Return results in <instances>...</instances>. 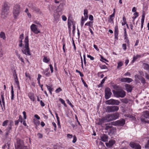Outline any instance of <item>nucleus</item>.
Returning a JSON list of instances; mask_svg holds the SVG:
<instances>
[{
  "label": "nucleus",
  "mask_w": 149,
  "mask_h": 149,
  "mask_svg": "<svg viewBox=\"0 0 149 149\" xmlns=\"http://www.w3.org/2000/svg\"><path fill=\"white\" fill-rule=\"evenodd\" d=\"M24 42L25 46L23 48L22 50V52L26 55L30 56L31 54L29 48V38L27 36L25 37Z\"/></svg>",
  "instance_id": "obj_1"
},
{
  "label": "nucleus",
  "mask_w": 149,
  "mask_h": 149,
  "mask_svg": "<svg viewBox=\"0 0 149 149\" xmlns=\"http://www.w3.org/2000/svg\"><path fill=\"white\" fill-rule=\"evenodd\" d=\"M119 115V114L118 113L107 115L104 117L105 121L110 122L115 120L118 118Z\"/></svg>",
  "instance_id": "obj_2"
},
{
  "label": "nucleus",
  "mask_w": 149,
  "mask_h": 149,
  "mask_svg": "<svg viewBox=\"0 0 149 149\" xmlns=\"http://www.w3.org/2000/svg\"><path fill=\"white\" fill-rule=\"evenodd\" d=\"M113 93L114 96L117 97H124L126 95L125 92L122 89L113 91Z\"/></svg>",
  "instance_id": "obj_3"
},
{
  "label": "nucleus",
  "mask_w": 149,
  "mask_h": 149,
  "mask_svg": "<svg viewBox=\"0 0 149 149\" xmlns=\"http://www.w3.org/2000/svg\"><path fill=\"white\" fill-rule=\"evenodd\" d=\"M20 12V6L19 4L15 5L13 8V14L15 18H17Z\"/></svg>",
  "instance_id": "obj_4"
},
{
  "label": "nucleus",
  "mask_w": 149,
  "mask_h": 149,
  "mask_svg": "<svg viewBox=\"0 0 149 149\" xmlns=\"http://www.w3.org/2000/svg\"><path fill=\"white\" fill-rule=\"evenodd\" d=\"M9 10L8 3L5 2L2 8V15H3L6 17L9 13Z\"/></svg>",
  "instance_id": "obj_5"
},
{
  "label": "nucleus",
  "mask_w": 149,
  "mask_h": 149,
  "mask_svg": "<svg viewBox=\"0 0 149 149\" xmlns=\"http://www.w3.org/2000/svg\"><path fill=\"white\" fill-rule=\"evenodd\" d=\"M119 107L117 106H107L106 108V111L108 113H111L118 111Z\"/></svg>",
  "instance_id": "obj_6"
},
{
  "label": "nucleus",
  "mask_w": 149,
  "mask_h": 149,
  "mask_svg": "<svg viewBox=\"0 0 149 149\" xmlns=\"http://www.w3.org/2000/svg\"><path fill=\"white\" fill-rule=\"evenodd\" d=\"M112 125L118 126H123L125 123V120L124 119H120L111 123Z\"/></svg>",
  "instance_id": "obj_7"
},
{
  "label": "nucleus",
  "mask_w": 149,
  "mask_h": 149,
  "mask_svg": "<svg viewBox=\"0 0 149 149\" xmlns=\"http://www.w3.org/2000/svg\"><path fill=\"white\" fill-rule=\"evenodd\" d=\"M37 26L34 24H32L30 26L31 30L35 33L37 34L40 33V30L38 28Z\"/></svg>",
  "instance_id": "obj_8"
},
{
  "label": "nucleus",
  "mask_w": 149,
  "mask_h": 149,
  "mask_svg": "<svg viewBox=\"0 0 149 149\" xmlns=\"http://www.w3.org/2000/svg\"><path fill=\"white\" fill-rule=\"evenodd\" d=\"M16 149H28L27 146H24L22 141L20 140L19 143H18Z\"/></svg>",
  "instance_id": "obj_9"
},
{
  "label": "nucleus",
  "mask_w": 149,
  "mask_h": 149,
  "mask_svg": "<svg viewBox=\"0 0 149 149\" xmlns=\"http://www.w3.org/2000/svg\"><path fill=\"white\" fill-rule=\"evenodd\" d=\"M13 78L14 79V80L15 82V83L17 85L18 87L19 88H20L19 85V82L18 80L17 75L16 73L15 72V70L13 72Z\"/></svg>",
  "instance_id": "obj_10"
},
{
  "label": "nucleus",
  "mask_w": 149,
  "mask_h": 149,
  "mask_svg": "<svg viewBox=\"0 0 149 149\" xmlns=\"http://www.w3.org/2000/svg\"><path fill=\"white\" fill-rule=\"evenodd\" d=\"M105 98L107 99H109L111 97L112 93L111 89L108 88H106L105 91Z\"/></svg>",
  "instance_id": "obj_11"
},
{
  "label": "nucleus",
  "mask_w": 149,
  "mask_h": 149,
  "mask_svg": "<svg viewBox=\"0 0 149 149\" xmlns=\"http://www.w3.org/2000/svg\"><path fill=\"white\" fill-rule=\"evenodd\" d=\"M130 145L132 148L135 149H141V147L140 145L134 142H130Z\"/></svg>",
  "instance_id": "obj_12"
},
{
  "label": "nucleus",
  "mask_w": 149,
  "mask_h": 149,
  "mask_svg": "<svg viewBox=\"0 0 149 149\" xmlns=\"http://www.w3.org/2000/svg\"><path fill=\"white\" fill-rule=\"evenodd\" d=\"M120 81L122 82H127L130 83L133 81V80L129 78H123L121 79Z\"/></svg>",
  "instance_id": "obj_13"
},
{
  "label": "nucleus",
  "mask_w": 149,
  "mask_h": 149,
  "mask_svg": "<svg viewBox=\"0 0 149 149\" xmlns=\"http://www.w3.org/2000/svg\"><path fill=\"white\" fill-rule=\"evenodd\" d=\"M49 70V68H47L45 70H43L42 73L46 77H49L50 75V72H48Z\"/></svg>",
  "instance_id": "obj_14"
},
{
  "label": "nucleus",
  "mask_w": 149,
  "mask_h": 149,
  "mask_svg": "<svg viewBox=\"0 0 149 149\" xmlns=\"http://www.w3.org/2000/svg\"><path fill=\"white\" fill-rule=\"evenodd\" d=\"M115 143V141L113 140H110L108 143H106L105 144L107 147H110L114 144Z\"/></svg>",
  "instance_id": "obj_15"
},
{
  "label": "nucleus",
  "mask_w": 149,
  "mask_h": 149,
  "mask_svg": "<svg viewBox=\"0 0 149 149\" xmlns=\"http://www.w3.org/2000/svg\"><path fill=\"white\" fill-rule=\"evenodd\" d=\"M143 56V55L142 54H137L136 56H134L133 60L132 61V63H133L137 58H140L141 57V56Z\"/></svg>",
  "instance_id": "obj_16"
},
{
  "label": "nucleus",
  "mask_w": 149,
  "mask_h": 149,
  "mask_svg": "<svg viewBox=\"0 0 149 149\" xmlns=\"http://www.w3.org/2000/svg\"><path fill=\"white\" fill-rule=\"evenodd\" d=\"M101 140L103 141L107 142L108 140V136L107 135L103 134L101 137Z\"/></svg>",
  "instance_id": "obj_17"
},
{
  "label": "nucleus",
  "mask_w": 149,
  "mask_h": 149,
  "mask_svg": "<svg viewBox=\"0 0 149 149\" xmlns=\"http://www.w3.org/2000/svg\"><path fill=\"white\" fill-rule=\"evenodd\" d=\"M126 89L127 91L128 92H130L132 90V86L128 84H126L125 85Z\"/></svg>",
  "instance_id": "obj_18"
},
{
  "label": "nucleus",
  "mask_w": 149,
  "mask_h": 149,
  "mask_svg": "<svg viewBox=\"0 0 149 149\" xmlns=\"http://www.w3.org/2000/svg\"><path fill=\"white\" fill-rule=\"evenodd\" d=\"M24 35L23 34H22L20 35L19 37V46L20 47H22V40L24 38Z\"/></svg>",
  "instance_id": "obj_19"
},
{
  "label": "nucleus",
  "mask_w": 149,
  "mask_h": 149,
  "mask_svg": "<svg viewBox=\"0 0 149 149\" xmlns=\"http://www.w3.org/2000/svg\"><path fill=\"white\" fill-rule=\"evenodd\" d=\"M0 37L3 41H6V37L5 33L1 31L0 33Z\"/></svg>",
  "instance_id": "obj_20"
},
{
  "label": "nucleus",
  "mask_w": 149,
  "mask_h": 149,
  "mask_svg": "<svg viewBox=\"0 0 149 149\" xmlns=\"http://www.w3.org/2000/svg\"><path fill=\"white\" fill-rule=\"evenodd\" d=\"M73 23L72 17L69 16L68 18V25L69 28L71 26L72 24H73Z\"/></svg>",
  "instance_id": "obj_21"
},
{
  "label": "nucleus",
  "mask_w": 149,
  "mask_h": 149,
  "mask_svg": "<svg viewBox=\"0 0 149 149\" xmlns=\"http://www.w3.org/2000/svg\"><path fill=\"white\" fill-rule=\"evenodd\" d=\"M88 10L87 9H85L84 10L85 20H86L88 18Z\"/></svg>",
  "instance_id": "obj_22"
},
{
  "label": "nucleus",
  "mask_w": 149,
  "mask_h": 149,
  "mask_svg": "<svg viewBox=\"0 0 149 149\" xmlns=\"http://www.w3.org/2000/svg\"><path fill=\"white\" fill-rule=\"evenodd\" d=\"M28 96L31 101H34L35 100V98L33 94L31 93H29V94Z\"/></svg>",
  "instance_id": "obj_23"
},
{
  "label": "nucleus",
  "mask_w": 149,
  "mask_h": 149,
  "mask_svg": "<svg viewBox=\"0 0 149 149\" xmlns=\"http://www.w3.org/2000/svg\"><path fill=\"white\" fill-rule=\"evenodd\" d=\"M105 121L104 117H103L102 118L99 119V122L98 123V124L99 125H102L103 123Z\"/></svg>",
  "instance_id": "obj_24"
},
{
  "label": "nucleus",
  "mask_w": 149,
  "mask_h": 149,
  "mask_svg": "<svg viewBox=\"0 0 149 149\" xmlns=\"http://www.w3.org/2000/svg\"><path fill=\"white\" fill-rule=\"evenodd\" d=\"M15 54L18 57V58L22 62L24 63L23 59L22 57L20 56V55L17 51L15 52Z\"/></svg>",
  "instance_id": "obj_25"
},
{
  "label": "nucleus",
  "mask_w": 149,
  "mask_h": 149,
  "mask_svg": "<svg viewBox=\"0 0 149 149\" xmlns=\"http://www.w3.org/2000/svg\"><path fill=\"white\" fill-rule=\"evenodd\" d=\"M144 117L146 118H149V111H145L143 112Z\"/></svg>",
  "instance_id": "obj_26"
},
{
  "label": "nucleus",
  "mask_w": 149,
  "mask_h": 149,
  "mask_svg": "<svg viewBox=\"0 0 149 149\" xmlns=\"http://www.w3.org/2000/svg\"><path fill=\"white\" fill-rule=\"evenodd\" d=\"M143 65L144 69L148 71L149 72V65L144 63Z\"/></svg>",
  "instance_id": "obj_27"
},
{
  "label": "nucleus",
  "mask_w": 149,
  "mask_h": 149,
  "mask_svg": "<svg viewBox=\"0 0 149 149\" xmlns=\"http://www.w3.org/2000/svg\"><path fill=\"white\" fill-rule=\"evenodd\" d=\"M106 103L107 104L113 105V99H111L107 100L106 102Z\"/></svg>",
  "instance_id": "obj_28"
},
{
  "label": "nucleus",
  "mask_w": 149,
  "mask_h": 149,
  "mask_svg": "<svg viewBox=\"0 0 149 149\" xmlns=\"http://www.w3.org/2000/svg\"><path fill=\"white\" fill-rule=\"evenodd\" d=\"M33 120L34 123V124L36 125L35 128H37V127L40 124V122L38 120H35V119H34Z\"/></svg>",
  "instance_id": "obj_29"
},
{
  "label": "nucleus",
  "mask_w": 149,
  "mask_h": 149,
  "mask_svg": "<svg viewBox=\"0 0 149 149\" xmlns=\"http://www.w3.org/2000/svg\"><path fill=\"white\" fill-rule=\"evenodd\" d=\"M120 103V102L119 100L113 99V105H118Z\"/></svg>",
  "instance_id": "obj_30"
},
{
  "label": "nucleus",
  "mask_w": 149,
  "mask_h": 149,
  "mask_svg": "<svg viewBox=\"0 0 149 149\" xmlns=\"http://www.w3.org/2000/svg\"><path fill=\"white\" fill-rule=\"evenodd\" d=\"M118 34V26L117 25H116L114 29V35Z\"/></svg>",
  "instance_id": "obj_31"
},
{
  "label": "nucleus",
  "mask_w": 149,
  "mask_h": 149,
  "mask_svg": "<svg viewBox=\"0 0 149 149\" xmlns=\"http://www.w3.org/2000/svg\"><path fill=\"white\" fill-rule=\"evenodd\" d=\"M116 128L112 127L110 130V133L111 134H113L116 132Z\"/></svg>",
  "instance_id": "obj_32"
},
{
  "label": "nucleus",
  "mask_w": 149,
  "mask_h": 149,
  "mask_svg": "<svg viewBox=\"0 0 149 149\" xmlns=\"http://www.w3.org/2000/svg\"><path fill=\"white\" fill-rule=\"evenodd\" d=\"M107 79V77H105L104 78V79L102 80V81H101L100 84H99L98 85L99 87L101 86L104 83L105 81Z\"/></svg>",
  "instance_id": "obj_33"
},
{
  "label": "nucleus",
  "mask_w": 149,
  "mask_h": 149,
  "mask_svg": "<svg viewBox=\"0 0 149 149\" xmlns=\"http://www.w3.org/2000/svg\"><path fill=\"white\" fill-rule=\"evenodd\" d=\"M49 61V59L46 57H44L43 59V61L45 63H47Z\"/></svg>",
  "instance_id": "obj_34"
},
{
  "label": "nucleus",
  "mask_w": 149,
  "mask_h": 149,
  "mask_svg": "<svg viewBox=\"0 0 149 149\" xmlns=\"http://www.w3.org/2000/svg\"><path fill=\"white\" fill-rule=\"evenodd\" d=\"M9 144L7 143V144H5L2 147V148L3 149H9Z\"/></svg>",
  "instance_id": "obj_35"
},
{
  "label": "nucleus",
  "mask_w": 149,
  "mask_h": 149,
  "mask_svg": "<svg viewBox=\"0 0 149 149\" xmlns=\"http://www.w3.org/2000/svg\"><path fill=\"white\" fill-rule=\"evenodd\" d=\"M9 134V128L8 127L6 130L5 136L6 138L8 136Z\"/></svg>",
  "instance_id": "obj_36"
},
{
  "label": "nucleus",
  "mask_w": 149,
  "mask_h": 149,
  "mask_svg": "<svg viewBox=\"0 0 149 149\" xmlns=\"http://www.w3.org/2000/svg\"><path fill=\"white\" fill-rule=\"evenodd\" d=\"M46 86L47 87V88L49 91L51 95L52 94V88H51V87L50 86H48L47 85H46Z\"/></svg>",
  "instance_id": "obj_37"
},
{
  "label": "nucleus",
  "mask_w": 149,
  "mask_h": 149,
  "mask_svg": "<svg viewBox=\"0 0 149 149\" xmlns=\"http://www.w3.org/2000/svg\"><path fill=\"white\" fill-rule=\"evenodd\" d=\"M59 100L62 104L64 105L65 107H67V105L65 103V101L63 100L61 98H60L59 99Z\"/></svg>",
  "instance_id": "obj_38"
},
{
  "label": "nucleus",
  "mask_w": 149,
  "mask_h": 149,
  "mask_svg": "<svg viewBox=\"0 0 149 149\" xmlns=\"http://www.w3.org/2000/svg\"><path fill=\"white\" fill-rule=\"evenodd\" d=\"M86 20H85L84 18V19L83 17H82L81 20V27H82L83 25L84 24V22Z\"/></svg>",
  "instance_id": "obj_39"
},
{
  "label": "nucleus",
  "mask_w": 149,
  "mask_h": 149,
  "mask_svg": "<svg viewBox=\"0 0 149 149\" xmlns=\"http://www.w3.org/2000/svg\"><path fill=\"white\" fill-rule=\"evenodd\" d=\"M8 120H6L4 121L3 123L2 126L4 127H6L8 125Z\"/></svg>",
  "instance_id": "obj_40"
},
{
  "label": "nucleus",
  "mask_w": 149,
  "mask_h": 149,
  "mask_svg": "<svg viewBox=\"0 0 149 149\" xmlns=\"http://www.w3.org/2000/svg\"><path fill=\"white\" fill-rule=\"evenodd\" d=\"M11 99L12 100H13L14 98V91L13 90V86H11Z\"/></svg>",
  "instance_id": "obj_41"
},
{
  "label": "nucleus",
  "mask_w": 149,
  "mask_h": 149,
  "mask_svg": "<svg viewBox=\"0 0 149 149\" xmlns=\"http://www.w3.org/2000/svg\"><path fill=\"white\" fill-rule=\"evenodd\" d=\"M93 24V22H92L89 21L88 22H87L85 24V26H91V25H92Z\"/></svg>",
  "instance_id": "obj_42"
},
{
  "label": "nucleus",
  "mask_w": 149,
  "mask_h": 149,
  "mask_svg": "<svg viewBox=\"0 0 149 149\" xmlns=\"http://www.w3.org/2000/svg\"><path fill=\"white\" fill-rule=\"evenodd\" d=\"M124 36L125 37V38H124L125 39H126V38H127V32H126V29L125 28H124Z\"/></svg>",
  "instance_id": "obj_43"
},
{
  "label": "nucleus",
  "mask_w": 149,
  "mask_h": 149,
  "mask_svg": "<svg viewBox=\"0 0 149 149\" xmlns=\"http://www.w3.org/2000/svg\"><path fill=\"white\" fill-rule=\"evenodd\" d=\"M123 65V63L122 62L120 61L119 62L118 64L117 68H119Z\"/></svg>",
  "instance_id": "obj_44"
},
{
  "label": "nucleus",
  "mask_w": 149,
  "mask_h": 149,
  "mask_svg": "<svg viewBox=\"0 0 149 149\" xmlns=\"http://www.w3.org/2000/svg\"><path fill=\"white\" fill-rule=\"evenodd\" d=\"M52 123L53 126L54 127V130L56 131V123L54 122H53Z\"/></svg>",
  "instance_id": "obj_45"
},
{
  "label": "nucleus",
  "mask_w": 149,
  "mask_h": 149,
  "mask_svg": "<svg viewBox=\"0 0 149 149\" xmlns=\"http://www.w3.org/2000/svg\"><path fill=\"white\" fill-rule=\"evenodd\" d=\"M25 75L26 77L27 78V79H29L30 80L31 79L30 74L29 73L26 72L25 73Z\"/></svg>",
  "instance_id": "obj_46"
},
{
  "label": "nucleus",
  "mask_w": 149,
  "mask_h": 149,
  "mask_svg": "<svg viewBox=\"0 0 149 149\" xmlns=\"http://www.w3.org/2000/svg\"><path fill=\"white\" fill-rule=\"evenodd\" d=\"M141 81L143 84H144L146 83L145 80V79L143 77H141Z\"/></svg>",
  "instance_id": "obj_47"
},
{
  "label": "nucleus",
  "mask_w": 149,
  "mask_h": 149,
  "mask_svg": "<svg viewBox=\"0 0 149 149\" xmlns=\"http://www.w3.org/2000/svg\"><path fill=\"white\" fill-rule=\"evenodd\" d=\"M34 23L35 24H38V27H40L42 26L38 22L35 21L34 22Z\"/></svg>",
  "instance_id": "obj_48"
},
{
  "label": "nucleus",
  "mask_w": 149,
  "mask_h": 149,
  "mask_svg": "<svg viewBox=\"0 0 149 149\" xmlns=\"http://www.w3.org/2000/svg\"><path fill=\"white\" fill-rule=\"evenodd\" d=\"M1 97L3 104L4 105L5 104V101L3 95H1Z\"/></svg>",
  "instance_id": "obj_49"
},
{
  "label": "nucleus",
  "mask_w": 149,
  "mask_h": 149,
  "mask_svg": "<svg viewBox=\"0 0 149 149\" xmlns=\"http://www.w3.org/2000/svg\"><path fill=\"white\" fill-rule=\"evenodd\" d=\"M122 102L125 103H128L127 100L126 99H122L121 100Z\"/></svg>",
  "instance_id": "obj_50"
},
{
  "label": "nucleus",
  "mask_w": 149,
  "mask_h": 149,
  "mask_svg": "<svg viewBox=\"0 0 149 149\" xmlns=\"http://www.w3.org/2000/svg\"><path fill=\"white\" fill-rule=\"evenodd\" d=\"M125 116H127V117H128L130 118H133L134 117L133 116H132V115L130 114H125L124 115Z\"/></svg>",
  "instance_id": "obj_51"
},
{
  "label": "nucleus",
  "mask_w": 149,
  "mask_h": 149,
  "mask_svg": "<svg viewBox=\"0 0 149 149\" xmlns=\"http://www.w3.org/2000/svg\"><path fill=\"white\" fill-rule=\"evenodd\" d=\"M122 47L123 50L125 51L127 49L126 45V44H123L122 45Z\"/></svg>",
  "instance_id": "obj_52"
},
{
  "label": "nucleus",
  "mask_w": 149,
  "mask_h": 149,
  "mask_svg": "<svg viewBox=\"0 0 149 149\" xmlns=\"http://www.w3.org/2000/svg\"><path fill=\"white\" fill-rule=\"evenodd\" d=\"M62 91L61 88L59 87L55 90V92L56 93H58L61 91Z\"/></svg>",
  "instance_id": "obj_53"
},
{
  "label": "nucleus",
  "mask_w": 149,
  "mask_h": 149,
  "mask_svg": "<svg viewBox=\"0 0 149 149\" xmlns=\"http://www.w3.org/2000/svg\"><path fill=\"white\" fill-rule=\"evenodd\" d=\"M77 141V138L75 136H73V140H72L73 143H75Z\"/></svg>",
  "instance_id": "obj_54"
},
{
  "label": "nucleus",
  "mask_w": 149,
  "mask_h": 149,
  "mask_svg": "<svg viewBox=\"0 0 149 149\" xmlns=\"http://www.w3.org/2000/svg\"><path fill=\"white\" fill-rule=\"evenodd\" d=\"M62 18V20L64 21H65L67 19L66 17L64 15H63Z\"/></svg>",
  "instance_id": "obj_55"
},
{
  "label": "nucleus",
  "mask_w": 149,
  "mask_h": 149,
  "mask_svg": "<svg viewBox=\"0 0 149 149\" xmlns=\"http://www.w3.org/2000/svg\"><path fill=\"white\" fill-rule=\"evenodd\" d=\"M21 123H22L23 121L22 118V116L21 115H20L19 116V119L18 120Z\"/></svg>",
  "instance_id": "obj_56"
},
{
  "label": "nucleus",
  "mask_w": 149,
  "mask_h": 149,
  "mask_svg": "<svg viewBox=\"0 0 149 149\" xmlns=\"http://www.w3.org/2000/svg\"><path fill=\"white\" fill-rule=\"evenodd\" d=\"M49 66L50 67V68L51 71V72L52 73L53 72V68L51 64H50L49 65Z\"/></svg>",
  "instance_id": "obj_57"
},
{
  "label": "nucleus",
  "mask_w": 149,
  "mask_h": 149,
  "mask_svg": "<svg viewBox=\"0 0 149 149\" xmlns=\"http://www.w3.org/2000/svg\"><path fill=\"white\" fill-rule=\"evenodd\" d=\"M66 101L68 103V104H69L72 107H73V105L72 104H71V103L68 99H67L66 100Z\"/></svg>",
  "instance_id": "obj_58"
},
{
  "label": "nucleus",
  "mask_w": 149,
  "mask_h": 149,
  "mask_svg": "<svg viewBox=\"0 0 149 149\" xmlns=\"http://www.w3.org/2000/svg\"><path fill=\"white\" fill-rule=\"evenodd\" d=\"M101 61H102V62H104V61L107 62H108V61H107L106 58L103 57L102 56H101Z\"/></svg>",
  "instance_id": "obj_59"
},
{
  "label": "nucleus",
  "mask_w": 149,
  "mask_h": 149,
  "mask_svg": "<svg viewBox=\"0 0 149 149\" xmlns=\"http://www.w3.org/2000/svg\"><path fill=\"white\" fill-rule=\"evenodd\" d=\"M87 56L88 58H89L91 60H93L94 59V58L89 55H87Z\"/></svg>",
  "instance_id": "obj_60"
},
{
  "label": "nucleus",
  "mask_w": 149,
  "mask_h": 149,
  "mask_svg": "<svg viewBox=\"0 0 149 149\" xmlns=\"http://www.w3.org/2000/svg\"><path fill=\"white\" fill-rule=\"evenodd\" d=\"M112 127L111 126H110L109 125H106L105 128V129L106 130H108L109 129H111V128Z\"/></svg>",
  "instance_id": "obj_61"
},
{
  "label": "nucleus",
  "mask_w": 149,
  "mask_h": 149,
  "mask_svg": "<svg viewBox=\"0 0 149 149\" xmlns=\"http://www.w3.org/2000/svg\"><path fill=\"white\" fill-rule=\"evenodd\" d=\"M3 55V51L1 47H0V57H2Z\"/></svg>",
  "instance_id": "obj_62"
},
{
  "label": "nucleus",
  "mask_w": 149,
  "mask_h": 149,
  "mask_svg": "<svg viewBox=\"0 0 149 149\" xmlns=\"http://www.w3.org/2000/svg\"><path fill=\"white\" fill-rule=\"evenodd\" d=\"M23 114L24 115V119H26V112L25 111L23 112Z\"/></svg>",
  "instance_id": "obj_63"
},
{
  "label": "nucleus",
  "mask_w": 149,
  "mask_h": 149,
  "mask_svg": "<svg viewBox=\"0 0 149 149\" xmlns=\"http://www.w3.org/2000/svg\"><path fill=\"white\" fill-rule=\"evenodd\" d=\"M145 148L149 149V140L148 141L147 144L145 146Z\"/></svg>",
  "instance_id": "obj_64"
}]
</instances>
